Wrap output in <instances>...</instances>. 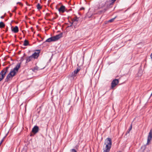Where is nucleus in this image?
<instances>
[{
  "instance_id": "nucleus-1",
  "label": "nucleus",
  "mask_w": 152,
  "mask_h": 152,
  "mask_svg": "<svg viewBox=\"0 0 152 152\" xmlns=\"http://www.w3.org/2000/svg\"><path fill=\"white\" fill-rule=\"evenodd\" d=\"M24 59L23 57H22L20 60V62L18 63L15 67L13 69H12L10 73L8 74L7 75L6 78L5 79V82H9L11 80L13 77L18 72L19 69L20 68V64L24 60Z\"/></svg>"
},
{
  "instance_id": "nucleus-24",
  "label": "nucleus",
  "mask_w": 152,
  "mask_h": 152,
  "mask_svg": "<svg viewBox=\"0 0 152 152\" xmlns=\"http://www.w3.org/2000/svg\"><path fill=\"white\" fill-rule=\"evenodd\" d=\"M4 138H3V139H2V140H1V142H0V145L4 141Z\"/></svg>"
},
{
  "instance_id": "nucleus-2",
  "label": "nucleus",
  "mask_w": 152,
  "mask_h": 152,
  "mask_svg": "<svg viewBox=\"0 0 152 152\" xmlns=\"http://www.w3.org/2000/svg\"><path fill=\"white\" fill-rule=\"evenodd\" d=\"M104 144L106 145V148L103 152H109L111 146L112 141L110 138H107L105 141Z\"/></svg>"
},
{
  "instance_id": "nucleus-22",
  "label": "nucleus",
  "mask_w": 152,
  "mask_h": 152,
  "mask_svg": "<svg viewBox=\"0 0 152 152\" xmlns=\"http://www.w3.org/2000/svg\"><path fill=\"white\" fill-rule=\"evenodd\" d=\"M38 70V67L36 66V67H35L33 69V71H35V70Z\"/></svg>"
},
{
  "instance_id": "nucleus-14",
  "label": "nucleus",
  "mask_w": 152,
  "mask_h": 152,
  "mask_svg": "<svg viewBox=\"0 0 152 152\" xmlns=\"http://www.w3.org/2000/svg\"><path fill=\"white\" fill-rule=\"evenodd\" d=\"M29 44V42L28 40H25L24 41L23 45L25 46H27Z\"/></svg>"
},
{
  "instance_id": "nucleus-12",
  "label": "nucleus",
  "mask_w": 152,
  "mask_h": 152,
  "mask_svg": "<svg viewBox=\"0 0 152 152\" xmlns=\"http://www.w3.org/2000/svg\"><path fill=\"white\" fill-rule=\"evenodd\" d=\"M78 20V18H74L73 19V20H72V22L71 23V24L70 25V26H71L72 24H76L75 22H77Z\"/></svg>"
},
{
  "instance_id": "nucleus-20",
  "label": "nucleus",
  "mask_w": 152,
  "mask_h": 152,
  "mask_svg": "<svg viewBox=\"0 0 152 152\" xmlns=\"http://www.w3.org/2000/svg\"><path fill=\"white\" fill-rule=\"evenodd\" d=\"M116 18V17H115L114 18H112V19H110V20H109V21H109V22H113V21L114 20V19H115Z\"/></svg>"
},
{
  "instance_id": "nucleus-6",
  "label": "nucleus",
  "mask_w": 152,
  "mask_h": 152,
  "mask_svg": "<svg viewBox=\"0 0 152 152\" xmlns=\"http://www.w3.org/2000/svg\"><path fill=\"white\" fill-rule=\"evenodd\" d=\"M40 53L39 50H38L37 52H35L31 56L34 59L37 58L39 55V53Z\"/></svg>"
},
{
  "instance_id": "nucleus-23",
  "label": "nucleus",
  "mask_w": 152,
  "mask_h": 152,
  "mask_svg": "<svg viewBox=\"0 0 152 152\" xmlns=\"http://www.w3.org/2000/svg\"><path fill=\"white\" fill-rule=\"evenodd\" d=\"M71 152H77V151L75 149H72Z\"/></svg>"
},
{
  "instance_id": "nucleus-17",
  "label": "nucleus",
  "mask_w": 152,
  "mask_h": 152,
  "mask_svg": "<svg viewBox=\"0 0 152 152\" xmlns=\"http://www.w3.org/2000/svg\"><path fill=\"white\" fill-rule=\"evenodd\" d=\"M5 26V24L2 22H0V28H2L4 27Z\"/></svg>"
},
{
  "instance_id": "nucleus-4",
  "label": "nucleus",
  "mask_w": 152,
  "mask_h": 152,
  "mask_svg": "<svg viewBox=\"0 0 152 152\" xmlns=\"http://www.w3.org/2000/svg\"><path fill=\"white\" fill-rule=\"evenodd\" d=\"M152 138V129H151L149 133L148 137L147 142L146 143V145H148L149 144Z\"/></svg>"
},
{
  "instance_id": "nucleus-19",
  "label": "nucleus",
  "mask_w": 152,
  "mask_h": 152,
  "mask_svg": "<svg viewBox=\"0 0 152 152\" xmlns=\"http://www.w3.org/2000/svg\"><path fill=\"white\" fill-rule=\"evenodd\" d=\"M37 9H40L41 8L40 5L39 4H37Z\"/></svg>"
},
{
  "instance_id": "nucleus-3",
  "label": "nucleus",
  "mask_w": 152,
  "mask_h": 152,
  "mask_svg": "<svg viewBox=\"0 0 152 152\" xmlns=\"http://www.w3.org/2000/svg\"><path fill=\"white\" fill-rule=\"evenodd\" d=\"M62 33H61L59 34L56 35V36L51 37L47 39L45 41L46 42H50L52 41H55L61 38L62 37Z\"/></svg>"
},
{
  "instance_id": "nucleus-18",
  "label": "nucleus",
  "mask_w": 152,
  "mask_h": 152,
  "mask_svg": "<svg viewBox=\"0 0 152 152\" xmlns=\"http://www.w3.org/2000/svg\"><path fill=\"white\" fill-rule=\"evenodd\" d=\"M80 69L79 68L77 69L76 70H75L74 72L75 73L77 74L78 72L80 70Z\"/></svg>"
},
{
  "instance_id": "nucleus-26",
  "label": "nucleus",
  "mask_w": 152,
  "mask_h": 152,
  "mask_svg": "<svg viewBox=\"0 0 152 152\" xmlns=\"http://www.w3.org/2000/svg\"><path fill=\"white\" fill-rule=\"evenodd\" d=\"M17 4H19L20 5H22V4L20 2H17Z\"/></svg>"
},
{
  "instance_id": "nucleus-13",
  "label": "nucleus",
  "mask_w": 152,
  "mask_h": 152,
  "mask_svg": "<svg viewBox=\"0 0 152 152\" xmlns=\"http://www.w3.org/2000/svg\"><path fill=\"white\" fill-rule=\"evenodd\" d=\"M5 75L1 72L0 73V82L4 78Z\"/></svg>"
},
{
  "instance_id": "nucleus-21",
  "label": "nucleus",
  "mask_w": 152,
  "mask_h": 152,
  "mask_svg": "<svg viewBox=\"0 0 152 152\" xmlns=\"http://www.w3.org/2000/svg\"><path fill=\"white\" fill-rule=\"evenodd\" d=\"M132 124H131L130 127L129 128V131H128V133H129L130 131L132 129Z\"/></svg>"
},
{
  "instance_id": "nucleus-28",
  "label": "nucleus",
  "mask_w": 152,
  "mask_h": 152,
  "mask_svg": "<svg viewBox=\"0 0 152 152\" xmlns=\"http://www.w3.org/2000/svg\"><path fill=\"white\" fill-rule=\"evenodd\" d=\"M4 18V16H1V18H2V19Z\"/></svg>"
},
{
  "instance_id": "nucleus-5",
  "label": "nucleus",
  "mask_w": 152,
  "mask_h": 152,
  "mask_svg": "<svg viewBox=\"0 0 152 152\" xmlns=\"http://www.w3.org/2000/svg\"><path fill=\"white\" fill-rule=\"evenodd\" d=\"M118 83L119 80H118L115 79L113 80L111 83V88H113Z\"/></svg>"
},
{
  "instance_id": "nucleus-25",
  "label": "nucleus",
  "mask_w": 152,
  "mask_h": 152,
  "mask_svg": "<svg viewBox=\"0 0 152 152\" xmlns=\"http://www.w3.org/2000/svg\"><path fill=\"white\" fill-rule=\"evenodd\" d=\"M115 1H116V0H111V4L113 3Z\"/></svg>"
},
{
  "instance_id": "nucleus-8",
  "label": "nucleus",
  "mask_w": 152,
  "mask_h": 152,
  "mask_svg": "<svg viewBox=\"0 0 152 152\" xmlns=\"http://www.w3.org/2000/svg\"><path fill=\"white\" fill-rule=\"evenodd\" d=\"M65 7L63 5H62L58 9V10L60 12L64 13L65 11Z\"/></svg>"
},
{
  "instance_id": "nucleus-10",
  "label": "nucleus",
  "mask_w": 152,
  "mask_h": 152,
  "mask_svg": "<svg viewBox=\"0 0 152 152\" xmlns=\"http://www.w3.org/2000/svg\"><path fill=\"white\" fill-rule=\"evenodd\" d=\"M33 58L31 56L27 57L26 58V63H27L28 62L30 61H31L32 60H33Z\"/></svg>"
},
{
  "instance_id": "nucleus-29",
  "label": "nucleus",
  "mask_w": 152,
  "mask_h": 152,
  "mask_svg": "<svg viewBox=\"0 0 152 152\" xmlns=\"http://www.w3.org/2000/svg\"><path fill=\"white\" fill-rule=\"evenodd\" d=\"M150 57L152 59V53L150 55Z\"/></svg>"
},
{
  "instance_id": "nucleus-11",
  "label": "nucleus",
  "mask_w": 152,
  "mask_h": 152,
  "mask_svg": "<svg viewBox=\"0 0 152 152\" xmlns=\"http://www.w3.org/2000/svg\"><path fill=\"white\" fill-rule=\"evenodd\" d=\"M12 30L15 33H17L19 31L18 27L17 26H15L13 29H12Z\"/></svg>"
},
{
  "instance_id": "nucleus-15",
  "label": "nucleus",
  "mask_w": 152,
  "mask_h": 152,
  "mask_svg": "<svg viewBox=\"0 0 152 152\" xmlns=\"http://www.w3.org/2000/svg\"><path fill=\"white\" fill-rule=\"evenodd\" d=\"M92 15L91 14L90 12H88L86 14V17H88V18H90Z\"/></svg>"
},
{
  "instance_id": "nucleus-16",
  "label": "nucleus",
  "mask_w": 152,
  "mask_h": 152,
  "mask_svg": "<svg viewBox=\"0 0 152 152\" xmlns=\"http://www.w3.org/2000/svg\"><path fill=\"white\" fill-rule=\"evenodd\" d=\"M76 74L74 72H72L70 75V77L74 78L76 76Z\"/></svg>"
},
{
  "instance_id": "nucleus-7",
  "label": "nucleus",
  "mask_w": 152,
  "mask_h": 152,
  "mask_svg": "<svg viewBox=\"0 0 152 152\" xmlns=\"http://www.w3.org/2000/svg\"><path fill=\"white\" fill-rule=\"evenodd\" d=\"M39 130V127L37 126H35L32 129V132L34 134H36L37 133Z\"/></svg>"
},
{
  "instance_id": "nucleus-27",
  "label": "nucleus",
  "mask_w": 152,
  "mask_h": 152,
  "mask_svg": "<svg viewBox=\"0 0 152 152\" xmlns=\"http://www.w3.org/2000/svg\"><path fill=\"white\" fill-rule=\"evenodd\" d=\"M84 9V8L83 7H82L81 8H80V10H83Z\"/></svg>"
},
{
  "instance_id": "nucleus-9",
  "label": "nucleus",
  "mask_w": 152,
  "mask_h": 152,
  "mask_svg": "<svg viewBox=\"0 0 152 152\" xmlns=\"http://www.w3.org/2000/svg\"><path fill=\"white\" fill-rule=\"evenodd\" d=\"M10 66H7L5 68H4L2 70L1 72L4 75H5L6 74L8 71V69L9 68Z\"/></svg>"
}]
</instances>
